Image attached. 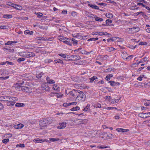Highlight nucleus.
<instances>
[{"label": "nucleus", "mask_w": 150, "mask_h": 150, "mask_svg": "<svg viewBox=\"0 0 150 150\" xmlns=\"http://www.w3.org/2000/svg\"><path fill=\"white\" fill-rule=\"evenodd\" d=\"M108 17L109 18H111L113 17V15L110 13H109L108 14Z\"/></svg>", "instance_id": "obj_59"}, {"label": "nucleus", "mask_w": 150, "mask_h": 150, "mask_svg": "<svg viewBox=\"0 0 150 150\" xmlns=\"http://www.w3.org/2000/svg\"><path fill=\"white\" fill-rule=\"evenodd\" d=\"M144 75H141L138 77L137 79L139 81H141L142 80V78L144 77Z\"/></svg>", "instance_id": "obj_46"}, {"label": "nucleus", "mask_w": 150, "mask_h": 150, "mask_svg": "<svg viewBox=\"0 0 150 150\" xmlns=\"http://www.w3.org/2000/svg\"><path fill=\"white\" fill-rule=\"evenodd\" d=\"M16 89H20L21 88V90L24 92L30 93L32 92V89L26 86H22L21 87L15 86Z\"/></svg>", "instance_id": "obj_2"}, {"label": "nucleus", "mask_w": 150, "mask_h": 150, "mask_svg": "<svg viewBox=\"0 0 150 150\" xmlns=\"http://www.w3.org/2000/svg\"><path fill=\"white\" fill-rule=\"evenodd\" d=\"M45 120L47 125L49 124H50L52 122V119L50 118H47Z\"/></svg>", "instance_id": "obj_19"}, {"label": "nucleus", "mask_w": 150, "mask_h": 150, "mask_svg": "<svg viewBox=\"0 0 150 150\" xmlns=\"http://www.w3.org/2000/svg\"><path fill=\"white\" fill-rule=\"evenodd\" d=\"M47 83L49 84H54L55 83V81L50 79L49 77L47 76L46 78Z\"/></svg>", "instance_id": "obj_10"}, {"label": "nucleus", "mask_w": 150, "mask_h": 150, "mask_svg": "<svg viewBox=\"0 0 150 150\" xmlns=\"http://www.w3.org/2000/svg\"><path fill=\"white\" fill-rule=\"evenodd\" d=\"M59 140V138H50V140L52 142H55L58 141Z\"/></svg>", "instance_id": "obj_38"}, {"label": "nucleus", "mask_w": 150, "mask_h": 150, "mask_svg": "<svg viewBox=\"0 0 150 150\" xmlns=\"http://www.w3.org/2000/svg\"><path fill=\"white\" fill-rule=\"evenodd\" d=\"M132 57H133L132 55H130V56L127 57L125 58V59H126L130 60V59H131L132 58Z\"/></svg>", "instance_id": "obj_52"}, {"label": "nucleus", "mask_w": 150, "mask_h": 150, "mask_svg": "<svg viewBox=\"0 0 150 150\" xmlns=\"http://www.w3.org/2000/svg\"><path fill=\"white\" fill-rule=\"evenodd\" d=\"M67 123L65 122H63L62 123H59V126L57 127L59 129H62L64 128L66 126Z\"/></svg>", "instance_id": "obj_8"}, {"label": "nucleus", "mask_w": 150, "mask_h": 150, "mask_svg": "<svg viewBox=\"0 0 150 150\" xmlns=\"http://www.w3.org/2000/svg\"><path fill=\"white\" fill-rule=\"evenodd\" d=\"M55 63H59L60 64H63V62L61 59H57L55 60L54 62Z\"/></svg>", "instance_id": "obj_25"}, {"label": "nucleus", "mask_w": 150, "mask_h": 150, "mask_svg": "<svg viewBox=\"0 0 150 150\" xmlns=\"http://www.w3.org/2000/svg\"><path fill=\"white\" fill-rule=\"evenodd\" d=\"M137 1L138 2H142V3H144L145 4L147 3L146 1H145L144 0H138Z\"/></svg>", "instance_id": "obj_57"}, {"label": "nucleus", "mask_w": 150, "mask_h": 150, "mask_svg": "<svg viewBox=\"0 0 150 150\" xmlns=\"http://www.w3.org/2000/svg\"><path fill=\"white\" fill-rule=\"evenodd\" d=\"M147 58L146 57H145L144 58H143L142 59H141L139 61V63H141L142 62H144L146 61L147 60Z\"/></svg>", "instance_id": "obj_35"}, {"label": "nucleus", "mask_w": 150, "mask_h": 150, "mask_svg": "<svg viewBox=\"0 0 150 150\" xmlns=\"http://www.w3.org/2000/svg\"><path fill=\"white\" fill-rule=\"evenodd\" d=\"M90 105L87 104V106L85 107L83 110V111H86L89 108Z\"/></svg>", "instance_id": "obj_41"}, {"label": "nucleus", "mask_w": 150, "mask_h": 150, "mask_svg": "<svg viewBox=\"0 0 150 150\" xmlns=\"http://www.w3.org/2000/svg\"><path fill=\"white\" fill-rule=\"evenodd\" d=\"M94 107L96 108H100L101 107V105L100 104L98 103L95 105H94Z\"/></svg>", "instance_id": "obj_44"}, {"label": "nucleus", "mask_w": 150, "mask_h": 150, "mask_svg": "<svg viewBox=\"0 0 150 150\" xmlns=\"http://www.w3.org/2000/svg\"><path fill=\"white\" fill-rule=\"evenodd\" d=\"M21 54L22 56L26 58H30L35 56V54L31 52H28L27 53L25 52H21Z\"/></svg>", "instance_id": "obj_3"}, {"label": "nucleus", "mask_w": 150, "mask_h": 150, "mask_svg": "<svg viewBox=\"0 0 150 150\" xmlns=\"http://www.w3.org/2000/svg\"><path fill=\"white\" fill-rule=\"evenodd\" d=\"M88 6L91 8L95 9L98 10L99 9V7L95 5L89 4Z\"/></svg>", "instance_id": "obj_23"}, {"label": "nucleus", "mask_w": 150, "mask_h": 150, "mask_svg": "<svg viewBox=\"0 0 150 150\" xmlns=\"http://www.w3.org/2000/svg\"><path fill=\"white\" fill-rule=\"evenodd\" d=\"M25 60V59L23 58H21L18 59V62H21L24 61Z\"/></svg>", "instance_id": "obj_50"}, {"label": "nucleus", "mask_w": 150, "mask_h": 150, "mask_svg": "<svg viewBox=\"0 0 150 150\" xmlns=\"http://www.w3.org/2000/svg\"><path fill=\"white\" fill-rule=\"evenodd\" d=\"M45 140L39 138H37L34 139L33 141L36 143H42L44 142Z\"/></svg>", "instance_id": "obj_17"}, {"label": "nucleus", "mask_w": 150, "mask_h": 150, "mask_svg": "<svg viewBox=\"0 0 150 150\" xmlns=\"http://www.w3.org/2000/svg\"><path fill=\"white\" fill-rule=\"evenodd\" d=\"M7 102L6 103V105L8 106L10 105H13L15 104V102H12L10 100H9L8 101H7Z\"/></svg>", "instance_id": "obj_20"}, {"label": "nucleus", "mask_w": 150, "mask_h": 150, "mask_svg": "<svg viewBox=\"0 0 150 150\" xmlns=\"http://www.w3.org/2000/svg\"><path fill=\"white\" fill-rule=\"evenodd\" d=\"M74 37H75L79 39H85L87 36H82L80 33H76L73 35Z\"/></svg>", "instance_id": "obj_5"}, {"label": "nucleus", "mask_w": 150, "mask_h": 150, "mask_svg": "<svg viewBox=\"0 0 150 150\" xmlns=\"http://www.w3.org/2000/svg\"><path fill=\"white\" fill-rule=\"evenodd\" d=\"M30 32L28 30H26L24 31V33L25 34H29Z\"/></svg>", "instance_id": "obj_64"}, {"label": "nucleus", "mask_w": 150, "mask_h": 150, "mask_svg": "<svg viewBox=\"0 0 150 150\" xmlns=\"http://www.w3.org/2000/svg\"><path fill=\"white\" fill-rule=\"evenodd\" d=\"M80 109V108L78 106L74 107L71 109L70 110L71 111H75L79 110Z\"/></svg>", "instance_id": "obj_27"}, {"label": "nucleus", "mask_w": 150, "mask_h": 150, "mask_svg": "<svg viewBox=\"0 0 150 150\" xmlns=\"http://www.w3.org/2000/svg\"><path fill=\"white\" fill-rule=\"evenodd\" d=\"M144 105L146 106H149L150 105V101L149 100H147L145 101L144 103Z\"/></svg>", "instance_id": "obj_36"}, {"label": "nucleus", "mask_w": 150, "mask_h": 150, "mask_svg": "<svg viewBox=\"0 0 150 150\" xmlns=\"http://www.w3.org/2000/svg\"><path fill=\"white\" fill-rule=\"evenodd\" d=\"M116 130L119 132H126L129 131V130L128 129L119 128L116 129Z\"/></svg>", "instance_id": "obj_15"}, {"label": "nucleus", "mask_w": 150, "mask_h": 150, "mask_svg": "<svg viewBox=\"0 0 150 150\" xmlns=\"http://www.w3.org/2000/svg\"><path fill=\"white\" fill-rule=\"evenodd\" d=\"M44 87H43V90H45L47 91H49L50 90V88L48 86H46L44 85Z\"/></svg>", "instance_id": "obj_40"}, {"label": "nucleus", "mask_w": 150, "mask_h": 150, "mask_svg": "<svg viewBox=\"0 0 150 150\" xmlns=\"http://www.w3.org/2000/svg\"><path fill=\"white\" fill-rule=\"evenodd\" d=\"M9 100H10L12 102H14V101H16L18 100V98L16 97H9Z\"/></svg>", "instance_id": "obj_26"}, {"label": "nucleus", "mask_w": 150, "mask_h": 150, "mask_svg": "<svg viewBox=\"0 0 150 150\" xmlns=\"http://www.w3.org/2000/svg\"><path fill=\"white\" fill-rule=\"evenodd\" d=\"M99 149H103V148H109L108 146H98V147Z\"/></svg>", "instance_id": "obj_53"}, {"label": "nucleus", "mask_w": 150, "mask_h": 150, "mask_svg": "<svg viewBox=\"0 0 150 150\" xmlns=\"http://www.w3.org/2000/svg\"><path fill=\"white\" fill-rule=\"evenodd\" d=\"M40 125L42 126H45L47 125L45 119L40 120L39 122Z\"/></svg>", "instance_id": "obj_16"}, {"label": "nucleus", "mask_w": 150, "mask_h": 150, "mask_svg": "<svg viewBox=\"0 0 150 150\" xmlns=\"http://www.w3.org/2000/svg\"><path fill=\"white\" fill-rule=\"evenodd\" d=\"M64 41L63 42L64 43H65L67 45H68L70 46H71V40L69 38H66L64 40Z\"/></svg>", "instance_id": "obj_9"}, {"label": "nucleus", "mask_w": 150, "mask_h": 150, "mask_svg": "<svg viewBox=\"0 0 150 150\" xmlns=\"http://www.w3.org/2000/svg\"><path fill=\"white\" fill-rule=\"evenodd\" d=\"M79 93H78L77 96L76 98V100H77L79 101L82 100L84 101L86 98V96L82 92L79 91Z\"/></svg>", "instance_id": "obj_1"}, {"label": "nucleus", "mask_w": 150, "mask_h": 150, "mask_svg": "<svg viewBox=\"0 0 150 150\" xmlns=\"http://www.w3.org/2000/svg\"><path fill=\"white\" fill-rule=\"evenodd\" d=\"M9 141V139H5L2 140L3 143L6 144Z\"/></svg>", "instance_id": "obj_47"}, {"label": "nucleus", "mask_w": 150, "mask_h": 150, "mask_svg": "<svg viewBox=\"0 0 150 150\" xmlns=\"http://www.w3.org/2000/svg\"><path fill=\"white\" fill-rule=\"evenodd\" d=\"M24 147V145L23 144H17V147Z\"/></svg>", "instance_id": "obj_54"}, {"label": "nucleus", "mask_w": 150, "mask_h": 150, "mask_svg": "<svg viewBox=\"0 0 150 150\" xmlns=\"http://www.w3.org/2000/svg\"><path fill=\"white\" fill-rule=\"evenodd\" d=\"M4 49H6L7 50H9V52H13L14 51V50L13 49H7V48H4Z\"/></svg>", "instance_id": "obj_62"}, {"label": "nucleus", "mask_w": 150, "mask_h": 150, "mask_svg": "<svg viewBox=\"0 0 150 150\" xmlns=\"http://www.w3.org/2000/svg\"><path fill=\"white\" fill-rule=\"evenodd\" d=\"M24 127V125L21 124H19L15 125V128L16 129H20Z\"/></svg>", "instance_id": "obj_18"}, {"label": "nucleus", "mask_w": 150, "mask_h": 150, "mask_svg": "<svg viewBox=\"0 0 150 150\" xmlns=\"http://www.w3.org/2000/svg\"><path fill=\"white\" fill-rule=\"evenodd\" d=\"M11 44H12L11 41H8L5 44V45H11Z\"/></svg>", "instance_id": "obj_61"}, {"label": "nucleus", "mask_w": 150, "mask_h": 150, "mask_svg": "<svg viewBox=\"0 0 150 150\" xmlns=\"http://www.w3.org/2000/svg\"><path fill=\"white\" fill-rule=\"evenodd\" d=\"M97 79V78L96 76H95L91 78H90L89 79L90 80V82L91 83H92L93 82V81L95 79Z\"/></svg>", "instance_id": "obj_28"}, {"label": "nucleus", "mask_w": 150, "mask_h": 150, "mask_svg": "<svg viewBox=\"0 0 150 150\" xmlns=\"http://www.w3.org/2000/svg\"><path fill=\"white\" fill-rule=\"evenodd\" d=\"M114 69H112V68H109L108 69H107L105 70V72H109L111 71Z\"/></svg>", "instance_id": "obj_48"}, {"label": "nucleus", "mask_w": 150, "mask_h": 150, "mask_svg": "<svg viewBox=\"0 0 150 150\" xmlns=\"http://www.w3.org/2000/svg\"><path fill=\"white\" fill-rule=\"evenodd\" d=\"M58 87H57V86H55V85H54V86L52 88V89L54 90H58Z\"/></svg>", "instance_id": "obj_49"}, {"label": "nucleus", "mask_w": 150, "mask_h": 150, "mask_svg": "<svg viewBox=\"0 0 150 150\" xmlns=\"http://www.w3.org/2000/svg\"><path fill=\"white\" fill-rule=\"evenodd\" d=\"M35 14L37 16V17L39 18H41L43 15L42 13L40 12L36 13Z\"/></svg>", "instance_id": "obj_33"}, {"label": "nucleus", "mask_w": 150, "mask_h": 150, "mask_svg": "<svg viewBox=\"0 0 150 150\" xmlns=\"http://www.w3.org/2000/svg\"><path fill=\"white\" fill-rule=\"evenodd\" d=\"M96 35H99L102 36L103 35H110V34L106 32H96Z\"/></svg>", "instance_id": "obj_14"}, {"label": "nucleus", "mask_w": 150, "mask_h": 150, "mask_svg": "<svg viewBox=\"0 0 150 150\" xmlns=\"http://www.w3.org/2000/svg\"><path fill=\"white\" fill-rule=\"evenodd\" d=\"M138 115L139 117L142 118H146L150 117V112L140 113Z\"/></svg>", "instance_id": "obj_4"}, {"label": "nucleus", "mask_w": 150, "mask_h": 150, "mask_svg": "<svg viewBox=\"0 0 150 150\" xmlns=\"http://www.w3.org/2000/svg\"><path fill=\"white\" fill-rule=\"evenodd\" d=\"M78 93H79V92L78 91L73 90L72 91H70L69 93V94L71 97H75L78 95Z\"/></svg>", "instance_id": "obj_6"}, {"label": "nucleus", "mask_w": 150, "mask_h": 150, "mask_svg": "<svg viewBox=\"0 0 150 150\" xmlns=\"http://www.w3.org/2000/svg\"><path fill=\"white\" fill-rule=\"evenodd\" d=\"M92 15V16H91V17L92 18H95V20L96 21L101 22V21H102L103 20V18L98 17L96 15Z\"/></svg>", "instance_id": "obj_12"}, {"label": "nucleus", "mask_w": 150, "mask_h": 150, "mask_svg": "<svg viewBox=\"0 0 150 150\" xmlns=\"http://www.w3.org/2000/svg\"><path fill=\"white\" fill-rule=\"evenodd\" d=\"M113 75L112 74H110L106 76V79L107 81H109L111 77H112Z\"/></svg>", "instance_id": "obj_29"}, {"label": "nucleus", "mask_w": 150, "mask_h": 150, "mask_svg": "<svg viewBox=\"0 0 150 150\" xmlns=\"http://www.w3.org/2000/svg\"><path fill=\"white\" fill-rule=\"evenodd\" d=\"M24 83V81L23 80L22 81H19L18 83H17L16 85L18 86H20L21 85H23Z\"/></svg>", "instance_id": "obj_32"}, {"label": "nucleus", "mask_w": 150, "mask_h": 150, "mask_svg": "<svg viewBox=\"0 0 150 150\" xmlns=\"http://www.w3.org/2000/svg\"><path fill=\"white\" fill-rule=\"evenodd\" d=\"M24 105V104L23 103H17L16 104V106L18 107H23Z\"/></svg>", "instance_id": "obj_30"}, {"label": "nucleus", "mask_w": 150, "mask_h": 150, "mask_svg": "<svg viewBox=\"0 0 150 150\" xmlns=\"http://www.w3.org/2000/svg\"><path fill=\"white\" fill-rule=\"evenodd\" d=\"M73 42L72 44L73 45H77V44L78 41L74 38H72L71 40V42Z\"/></svg>", "instance_id": "obj_34"}, {"label": "nucleus", "mask_w": 150, "mask_h": 150, "mask_svg": "<svg viewBox=\"0 0 150 150\" xmlns=\"http://www.w3.org/2000/svg\"><path fill=\"white\" fill-rule=\"evenodd\" d=\"M126 30V31H127V30H129L130 31H132L133 32H136L139 31V28H133L129 29H127Z\"/></svg>", "instance_id": "obj_11"}, {"label": "nucleus", "mask_w": 150, "mask_h": 150, "mask_svg": "<svg viewBox=\"0 0 150 150\" xmlns=\"http://www.w3.org/2000/svg\"><path fill=\"white\" fill-rule=\"evenodd\" d=\"M112 23V21L110 19H107L106 21V25H107V26H111V24Z\"/></svg>", "instance_id": "obj_21"}, {"label": "nucleus", "mask_w": 150, "mask_h": 150, "mask_svg": "<svg viewBox=\"0 0 150 150\" xmlns=\"http://www.w3.org/2000/svg\"><path fill=\"white\" fill-rule=\"evenodd\" d=\"M52 62V60L50 59H46L45 60V62L46 63H49Z\"/></svg>", "instance_id": "obj_42"}, {"label": "nucleus", "mask_w": 150, "mask_h": 150, "mask_svg": "<svg viewBox=\"0 0 150 150\" xmlns=\"http://www.w3.org/2000/svg\"><path fill=\"white\" fill-rule=\"evenodd\" d=\"M63 106L65 107H67L69 106V103H64L63 104Z\"/></svg>", "instance_id": "obj_58"}, {"label": "nucleus", "mask_w": 150, "mask_h": 150, "mask_svg": "<svg viewBox=\"0 0 150 150\" xmlns=\"http://www.w3.org/2000/svg\"><path fill=\"white\" fill-rule=\"evenodd\" d=\"M77 104V102H73L71 103H69V106L71 105H76Z\"/></svg>", "instance_id": "obj_55"}, {"label": "nucleus", "mask_w": 150, "mask_h": 150, "mask_svg": "<svg viewBox=\"0 0 150 150\" xmlns=\"http://www.w3.org/2000/svg\"><path fill=\"white\" fill-rule=\"evenodd\" d=\"M72 58H75V59H79V56H76V55H71L70 56Z\"/></svg>", "instance_id": "obj_37"}, {"label": "nucleus", "mask_w": 150, "mask_h": 150, "mask_svg": "<svg viewBox=\"0 0 150 150\" xmlns=\"http://www.w3.org/2000/svg\"><path fill=\"white\" fill-rule=\"evenodd\" d=\"M137 5L138 6L141 5L143 7H145V6L142 3L140 2H138L137 4Z\"/></svg>", "instance_id": "obj_56"}, {"label": "nucleus", "mask_w": 150, "mask_h": 150, "mask_svg": "<svg viewBox=\"0 0 150 150\" xmlns=\"http://www.w3.org/2000/svg\"><path fill=\"white\" fill-rule=\"evenodd\" d=\"M66 38L64 37V36H59L58 37V39L60 41H62L63 42L64 41V40Z\"/></svg>", "instance_id": "obj_22"}, {"label": "nucleus", "mask_w": 150, "mask_h": 150, "mask_svg": "<svg viewBox=\"0 0 150 150\" xmlns=\"http://www.w3.org/2000/svg\"><path fill=\"white\" fill-rule=\"evenodd\" d=\"M6 63L7 64L11 65H13V63L11 62H9L8 61H6Z\"/></svg>", "instance_id": "obj_63"}, {"label": "nucleus", "mask_w": 150, "mask_h": 150, "mask_svg": "<svg viewBox=\"0 0 150 150\" xmlns=\"http://www.w3.org/2000/svg\"><path fill=\"white\" fill-rule=\"evenodd\" d=\"M74 122L76 125L83 124L85 123V121L82 119H76L74 120Z\"/></svg>", "instance_id": "obj_7"}, {"label": "nucleus", "mask_w": 150, "mask_h": 150, "mask_svg": "<svg viewBox=\"0 0 150 150\" xmlns=\"http://www.w3.org/2000/svg\"><path fill=\"white\" fill-rule=\"evenodd\" d=\"M109 83L110 85L113 86H116V82H115V81H110L109 82Z\"/></svg>", "instance_id": "obj_39"}, {"label": "nucleus", "mask_w": 150, "mask_h": 150, "mask_svg": "<svg viewBox=\"0 0 150 150\" xmlns=\"http://www.w3.org/2000/svg\"><path fill=\"white\" fill-rule=\"evenodd\" d=\"M9 96H3L0 97V100L3 101H8L9 100Z\"/></svg>", "instance_id": "obj_13"}, {"label": "nucleus", "mask_w": 150, "mask_h": 150, "mask_svg": "<svg viewBox=\"0 0 150 150\" xmlns=\"http://www.w3.org/2000/svg\"><path fill=\"white\" fill-rule=\"evenodd\" d=\"M54 94V93L52 92L50 94L48 95V96L49 97H51L53 96V95Z\"/></svg>", "instance_id": "obj_60"}, {"label": "nucleus", "mask_w": 150, "mask_h": 150, "mask_svg": "<svg viewBox=\"0 0 150 150\" xmlns=\"http://www.w3.org/2000/svg\"><path fill=\"white\" fill-rule=\"evenodd\" d=\"M12 16L10 14H5L3 15V17L6 19H9L12 18Z\"/></svg>", "instance_id": "obj_24"}, {"label": "nucleus", "mask_w": 150, "mask_h": 150, "mask_svg": "<svg viewBox=\"0 0 150 150\" xmlns=\"http://www.w3.org/2000/svg\"><path fill=\"white\" fill-rule=\"evenodd\" d=\"M58 55L59 56L65 58H66V55L62 53L59 54Z\"/></svg>", "instance_id": "obj_43"}, {"label": "nucleus", "mask_w": 150, "mask_h": 150, "mask_svg": "<svg viewBox=\"0 0 150 150\" xmlns=\"http://www.w3.org/2000/svg\"><path fill=\"white\" fill-rule=\"evenodd\" d=\"M98 39V38H91L89 39L88 41H96V40H97Z\"/></svg>", "instance_id": "obj_45"}, {"label": "nucleus", "mask_w": 150, "mask_h": 150, "mask_svg": "<svg viewBox=\"0 0 150 150\" xmlns=\"http://www.w3.org/2000/svg\"><path fill=\"white\" fill-rule=\"evenodd\" d=\"M9 76H7L6 77H0V79L1 80H5L8 79Z\"/></svg>", "instance_id": "obj_51"}, {"label": "nucleus", "mask_w": 150, "mask_h": 150, "mask_svg": "<svg viewBox=\"0 0 150 150\" xmlns=\"http://www.w3.org/2000/svg\"><path fill=\"white\" fill-rule=\"evenodd\" d=\"M43 74V73L42 72H41L38 74H36V77L37 78L39 79L42 76Z\"/></svg>", "instance_id": "obj_31"}]
</instances>
